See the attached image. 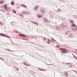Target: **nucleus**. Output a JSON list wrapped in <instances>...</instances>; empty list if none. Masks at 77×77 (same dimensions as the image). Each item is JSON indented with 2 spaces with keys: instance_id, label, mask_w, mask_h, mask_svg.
<instances>
[{
  "instance_id": "1",
  "label": "nucleus",
  "mask_w": 77,
  "mask_h": 77,
  "mask_svg": "<svg viewBox=\"0 0 77 77\" xmlns=\"http://www.w3.org/2000/svg\"><path fill=\"white\" fill-rule=\"evenodd\" d=\"M71 26H72V30L74 31V32H75L77 30V26H74L73 25H71Z\"/></svg>"
},
{
  "instance_id": "2",
  "label": "nucleus",
  "mask_w": 77,
  "mask_h": 77,
  "mask_svg": "<svg viewBox=\"0 0 77 77\" xmlns=\"http://www.w3.org/2000/svg\"><path fill=\"white\" fill-rule=\"evenodd\" d=\"M39 6L38 5H36L35 6V7L33 8V10L35 11H38V9H39Z\"/></svg>"
},
{
  "instance_id": "3",
  "label": "nucleus",
  "mask_w": 77,
  "mask_h": 77,
  "mask_svg": "<svg viewBox=\"0 0 77 77\" xmlns=\"http://www.w3.org/2000/svg\"><path fill=\"white\" fill-rule=\"evenodd\" d=\"M40 12H41L42 14H44L45 12V9L44 8H41L40 10Z\"/></svg>"
},
{
  "instance_id": "4",
  "label": "nucleus",
  "mask_w": 77,
  "mask_h": 77,
  "mask_svg": "<svg viewBox=\"0 0 77 77\" xmlns=\"http://www.w3.org/2000/svg\"><path fill=\"white\" fill-rule=\"evenodd\" d=\"M60 50H62L63 51V53H66L65 51H66V49L63 48H60Z\"/></svg>"
},
{
  "instance_id": "5",
  "label": "nucleus",
  "mask_w": 77,
  "mask_h": 77,
  "mask_svg": "<svg viewBox=\"0 0 77 77\" xmlns=\"http://www.w3.org/2000/svg\"><path fill=\"white\" fill-rule=\"evenodd\" d=\"M43 17V15H42L40 14H38L37 16V17L38 18H42V17Z\"/></svg>"
},
{
  "instance_id": "6",
  "label": "nucleus",
  "mask_w": 77,
  "mask_h": 77,
  "mask_svg": "<svg viewBox=\"0 0 77 77\" xmlns=\"http://www.w3.org/2000/svg\"><path fill=\"white\" fill-rule=\"evenodd\" d=\"M11 24L14 27H15V22H11Z\"/></svg>"
},
{
  "instance_id": "7",
  "label": "nucleus",
  "mask_w": 77,
  "mask_h": 77,
  "mask_svg": "<svg viewBox=\"0 0 77 77\" xmlns=\"http://www.w3.org/2000/svg\"><path fill=\"white\" fill-rule=\"evenodd\" d=\"M66 28H67V26H65V25L61 27V29L63 30V29H66Z\"/></svg>"
},
{
  "instance_id": "8",
  "label": "nucleus",
  "mask_w": 77,
  "mask_h": 77,
  "mask_svg": "<svg viewBox=\"0 0 77 77\" xmlns=\"http://www.w3.org/2000/svg\"><path fill=\"white\" fill-rule=\"evenodd\" d=\"M4 9H5L6 11H8V10H7V5H4Z\"/></svg>"
},
{
  "instance_id": "9",
  "label": "nucleus",
  "mask_w": 77,
  "mask_h": 77,
  "mask_svg": "<svg viewBox=\"0 0 77 77\" xmlns=\"http://www.w3.org/2000/svg\"><path fill=\"white\" fill-rule=\"evenodd\" d=\"M1 1L0 2V4H3L5 3V1L4 0H1Z\"/></svg>"
},
{
  "instance_id": "10",
  "label": "nucleus",
  "mask_w": 77,
  "mask_h": 77,
  "mask_svg": "<svg viewBox=\"0 0 77 77\" xmlns=\"http://www.w3.org/2000/svg\"><path fill=\"white\" fill-rule=\"evenodd\" d=\"M70 21L72 24H74V21L72 20H70Z\"/></svg>"
},
{
  "instance_id": "11",
  "label": "nucleus",
  "mask_w": 77,
  "mask_h": 77,
  "mask_svg": "<svg viewBox=\"0 0 77 77\" xmlns=\"http://www.w3.org/2000/svg\"><path fill=\"white\" fill-rule=\"evenodd\" d=\"M11 5L12 6H14V5H15V2H11Z\"/></svg>"
},
{
  "instance_id": "12",
  "label": "nucleus",
  "mask_w": 77,
  "mask_h": 77,
  "mask_svg": "<svg viewBox=\"0 0 77 77\" xmlns=\"http://www.w3.org/2000/svg\"><path fill=\"white\" fill-rule=\"evenodd\" d=\"M69 36L70 38H72V34H70L69 35Z\"/></svg>"
},
{
  "instance_id": "13",
  "label": "nucleus",
  "mask_w": 77,
  "mask_h": 77,
  "mask_svg": "<svg viewBox=\"0 0 77 77\" xmlns=\"http://www.w3.org/2000/svg\"><path fill=\"white\" fill-rule=\"evenodd\" d=\"M20 16L21 18H24V16L22 14H20Z\"/></svg>"
},
{
  "instance_id": "14",
  "label": "nucleus",
  "mask_w": 77,
  "mask_h": 77,
  "mask_svg": "<svg viewBox=\"0 0 77 77\" xmlns=\"http://www.w3.org/2000/svg\"><path fill=\"white\" fill-rule=\"evenodd\" d=\"M26 11H22V13L23 14H26Z\"/></svg>"
},
{
  "instance_id": "15",
  "label": "nucleus",
  "mask_w": 77,
  "mask_h": 77,
  "mask_svg": "<svg viewBox=\"0 0 77 77\" xmlns=\"http://www.w3.org/2000/svg\"><path fill=\"white\" fill-rule=\"evenodd\" d=\"M45 22H47V23H48V20L46 18L45 19Z\"/></svg>"
},
{
  "instance_id": "16",
  "label": "nucleus",
  "mask_w": 77,
  "mask_h": 77,
  "mask_svg": "<svg viewBox=\"0 0 77 77\" xmlns=\"http://www.w3.org/2000/svg\"><path fill=\"white\" fill-rule=\"evenodd\" d=\"M25 14H30V13L28 11L25 12Z\"/></svg>"
},
{
  "instance_id": "17",
  "label": "nucleus",
  "mask_w": 77,
  "mask_h": 77,
  "mask_svg": "<svg viewBox=\"0 0 77 77\" xmlns=\"http://www.w3.org/2000/svg\"><path fill=\"white\" fill-rule=\"evenodd\" d=\"M1 36H4V37H5V35H4V34H1Z\"/></svg>"
},
{
  "instance_id": "18",
  "label": "nucleus",
  "mask_w": 77,
  "mask_h": 77,
  "mask_svg": "<svg viewBox=\"0 0 77 77\" xmlns=\"http://www.w3.org/2000/svg\"><path fill=\"white\" fill-rule=\"evenodd\" d=\"M12 11L14 13H16V11L14 10H12Z\"/></svg>"
},
{
  "instance_id": "19",
  "label": "nucleus",
  "mask_w": 77,
  "mask_h": 77,
  "mask_svg": "<svg viewBox=\"0 0 77 77\" xmlns=\"http://www.w3.org/2000/svg\"><path fill=\"white\" fill-rule=\"evenodd\" d=\"M31 23H33V24H35V23H36V22L31 21Z\"/></svg>"
},
{
  "instance_id": "20",
  "label": "nucleus",
  "mask_w": 77,
  "mask_h": 77,
  "mask_svg": "<svg viewBox=\"0 0 77 77\" xmlns=\"http://www.w3.org/2000/svg\"><path fill=\"white\" fill-rule=\"evenodd\" d=\"M19 35H22V36H26V35H24V34H20Z\"/></svg>"
},
{
  "instance_id": "21",
  "label": "nucleus",
  "mask_w": 77,
  "mask_h": 77,
  "mask_svg": "<svg viewBox=\"0 0 77 77\" xmlns=\"http://www.w3.org/2000/svg\"><path fill=\"white\" fill-rule=\"evenodd\" d=\"M51 38H52V39H53V41H56V40L54 39V38H53L52 37H51Z\"/></svg>"
},
{
  "instance_id": "22",
  "label": "nucleus",
  "mask_w": 77,
  "mask_h": 77,
  "mask_svg": "<svg viewBox=\"0 0 77 77\" xmlns=\"http://www.w3.org/2000/svg\"><path fill=\"white\" fill-rule=\"evenodd\" d=\"M56 47H57V48H59V47H60V46H59V45H57L56 46Z\"/></svg>"
},
{
  "instance_id": "23",
  "label": "nucleus",
  "mask_w": 77,
  "mask_h": 77,
  "mask_svg": "<svg viewBox=\"0 0 77 77\" xmlns=\"http://www.w3.org/2000/svg\"><path fill=\"white\" fill-rule=\"evenodd\" d=\"M48 44H50V40L48 39Z\"/></svg>"
},
{
  "instance_id": "24",
  "label": "nucleus",
  "mask_w": 77,
  "mask_h": 77,
  "mask_svg": "<svg viewBox=\"0 0 77 77\" xmlns=\"http://www.w3.org/2000/svg\"><path fill=\"white\" fill-rule=\"evenodd\" d=\"M23 6H24L25 8H27V6L25 5H23Z\"/></svg>"
},
{
  "instance_id": "25",
  "label": "nucleus",
  "mask_w": 77,
  "mask_h": 77,
  "mask_svg": "<svg viewBox=\"0 0 77 77\" xmlns=\"http://www.w3.org/2000/svg\"><path fill=\"white\" fill-rule=\"evenodd\" d=\"M0 24L2 26H3V23L2 22H0Z\"/></svg>"
},
{
  "instance_id": "26",
  "label": "nucleus",
  "mask_w": 77,
  "mask_h": 77,
  "mask_svg": "<svg viewBox=\"0 0 77 77\" xmlns=\"http://www.w3.org/2000/svg\"><path fill=\"white\" fill-rule=\"evenodd\" d=\"M25 65H27V66H30V65L29 64H27L25 63Z\"/></svg>"
},
{
  "instance_id": "27",
  "label": "nucleus",
  "mask_w": 77,
  "mask_h": 77,
  "mask_svg": "<svg viewBox=\"0 0 77 77\" xmlns=\"http://www.w3.org/2000/svg\"><path fill=\"white\" fill-rule=\"evenodd\" d=\"M41 71H45V70H44V69H41L40 70Z\"/></svg>"
},
{
  "instance_id": "28",
  "label": "nucleus",
  "mask_w": 77,
  "mask_h": 77,
  "mask_svg": "<svg viewBox=\"0 0 77 77\" xmlns=\"http://www.w3.org/2000/svg\"><path fill=\"white\" fill-rule=\"evenodd\" d=\"M16 32L17 33H19V34H20V33H19V32L17 31H16Z\"/></svg>"
},
{
  "instance_id": "29",
  "label": "nucleus",
  "mask_w": 77,
  "mask_h": 77,
  "mask_svg": "<svg viewBox=\"0 0 77 77\" xmlns=\"http://www.w3.org/2000/svg\"><path fill=\"white\" fill-rule=\"evenodd\" d=\"M4 37H6V38H8V36L7 35H5V36Z\"/></svg>"
},
{
  "instance_id": "30",
  "label": "nucleus",
  "mask_w": 77,
  "mask_h": 77,
  "mask_svg": "<svg viewBox=\"0 0 77 77\" xmlns=\"http://www.w3.org/2000/svg\"><path fill=\"white\" fill-rule=\"evenodd\" d=\"M66 35H68V32H66Z\"/></svg>"
},
{
  "instance_id": "31",
  "label": "nucleus",
  "mask_w": 77,
  "mask_h": 77,
  "mask_svg": "<svg viewBox=\"0 0 77 77\" xmlns=\"http://www.w3.org/2000/svg\"><path fill=\"white\" fill-rule=\"evenodd\" d=\"M35 23H36V26H38V23H37V22H36Z\"/></svg>"
},
{
  "instance_id": "32",
  "label": "nucleus",
  "mask_w": 77,
  "mask_h": 77,
  "mask_svg": "<svg viewBox=\"0 0 77 77\" xmlns=\"http://www.w3.org/2000/svg\"><path fill=\"white\" fill-rule=\"evenodd\" d=\"M8 38H9V39H11V37L10 36L8 37Z\"/></svg>"
},
{
  "instance_id": "33",
  "label": "nucleus",
  "mask_w": 77,
  "mask_h": 77,
  "mask_svg": "<svg viewBox=\"0 0 77 77\" xmlns=\"http://www.w3.org/2000/svg\"><path fill=\"white\" fill-rule=\"evenodd\" d=\"M23 4H21V6H23Z\"/></svg>"
},
{
  "instance_id": "34",
  "label": "nucleus",
  "mask_w": 77,
  "mask_h": 77,
  "mask_svg": "<svg viewBox=\"0 0 77 77\" xmlns=\"http://www.w3.org/2000/svg\"><path fill=\"white\" fill-rule=\"evenodd\" d=\"M1 11H2V12H4L5 11H3V10H2Z\"/></svg>"
},
{
  "instance_id": "35",
  "label": "nucleus",
  "mask_w": 77,
  "mask_h": 77,
  "mask_svg": "<svg viewBox=\"0 0 77 77\" xmlns=\"http://www.w3.org/2000/svg\"><path fill=\"white\" fill-rule=\"evenodd\" d=\"M46 39V38H44V40H45Z\"/></svg>"
},
{
  "instance_id": "36",
  "label": "nucleus",
  "mask_w": 77,
  "mask_h": 77,
  "mask_svg": "<svg viewBox=\"0 0 77 77\" xmlns=\"http://www.w3.org/2000/svg\"><path fill=\"white\" fill-rule=\"evenodd\" d=\"M75 57V58H77V57Z\"/></svg>"
},
{
  "instance_id": "37",
  "label": "nucleus",
  "mask_w": 77,
  "mask_h": 77,
  "mask_svg": "<svg viewBox=\"0 0 77 77\" xmlns=\"http://www.w3.org/2000/svg\"><path fill=\"white\" fill-rule=\"evenodd\" d=\"M2 33H0V35H1H1H2Z\"/></svg>"
},
{
  "instance_id": "38",
  "label": "nucleus",
  "mask_w": 77,
  "mask_h": 77,
  "mask_svg": "<svg viewBox=\"0 0 77 77\" xmlns=\"http://www.w3.org/2000/svg\"><path fill=\"white\" fill-rule=\"evenodd\" d=\"M7 50H9V51H10L9 50V49H7Z\"/></svg>"
},
{
  "instance_id": "39",
  "label": "nucleus",
  "mask_w": 77,
  "mask_h": 77,
  "mask_svg": "<svg viewBox=\"0 0 77 77\" xmlns=\"http://www.w3.org/2000/svg\"><path fill=\"white\" fill-rule=\"evenodd\" d=\"M34 24H36V23H35Z\"/></svg>"
}]
</instances>
